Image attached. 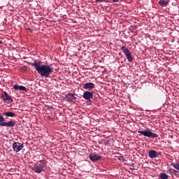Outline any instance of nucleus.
<instances>
[{"mask_svg":"<svg viewBox=\"0 0 179 179\" xmlns=\"http://www.w3.org/2000/svg\"><path fill=\"white\" fill-rule=\"evenodd\" d=\"M39 163L41 164H35L32 169V170L35 173H37V174H41V173L44 170V167L45 166V162L43 160H40Z\"/></svg>","mask_w":179,"mask_h":179,"instance_id":"obj_3","label":"nucleus"},{"mask_svg":"<svg viewBox=\"0 0 179 179\" xmlns=\"http://www.w3.org/2000/svg\"><path fill=\"white\" fill-rule=\"evenodd\" d=\"M3 115H6V117H10L11 118H13V117H16V114H15V112H6L3 113Z\"/></svg>","mask_w":179,"mask_h":179,"instance_id":"obj_14","label":"nucleus"},{"mask_svg":"<svg viewBox=\"0 0 179 179\" xmlns=\"http://www.w3.org/2000/svg\"><path fill=\"white\" fill-rule=\"evenodd\" d=\"M13 87V89H15V90H20V92H27V89L23 85H14Z\"/></svg>","mask_w":179,"mask_h":179,"instance_id":"obj_12","label":"nucleus"},{"mask_svg":"<svg viewBox=\"0 0 179 179\" xmlns=\"http://www.w3.org/2000/svg\"><path fill=\"white\" fill-rule=\"evenodd\" d=\"M1 99L4 103H13V99L10 95L8 94L6 91H3V94H1Z\"/></svg>","mask_w":179,"mask_h":179,"instance_id":"obj_6","label":"nucleus"},{"mask_svg":"<svg viewBox=\"0 0 179 179\" xmlns=\"http://www.w3.org/2000/svg\"><path fill=\"white\" fill-rule=\"evenodd\" d=\"M169 171L170 173V174H177V173H178V171L176 170V169H173L172 168H169Z\"/></svg>","mask_w":179,"mask_h":179,"instance_id":"obj_18","label":"nucleus"},{"mask_svg":"<svg viewBox=\"0 0 179 179\" xmlns=\"http://www.w3.org/2000/svg\"><path fill=\"white\" fill-rule=\"evenodd\" d=\"M138 134H141L143 136H146L147 138H152V139H155V138H159V135L157 134H155L150 131V129H147L144 131H138Z\"/></svg>","mask_w":179,"mask_h":179,"instance_id":"obj_4","label":"nucleus"},{"mask_svg":"<svg viewBox=\"0 0 179 179\" xmlns=\"http://www.w3.org/2000/svg\"><path fill=\"white\" fill-rule=\"evenodd\" d=\"M120 48L121 51L124 52V55H126L128 62H132V61H134V57H132V53H131L129 49L126 46H120Z\"/></svg>","mask_w":179,"mask_h":179,"instance_id":"obj_5","label":"nucleus"},{"mask_svg":"<svg viewBox=\"0 0 179 179\" xmlns=\"http://www.w3.org/2000/svg\"><path fill=\"white\" fill-rule=\"evenodd\" d=\"M1 44H3V42L2 41H0V45Z\"/></svg>","mask_w":179,"mask_h":179,"instance_id":"obj_21","label":"nucleus"},{"mask_svg":"<svg viewBox=\"0 0 179 179\" xmlns=\"http://www.w3.org/2000/svg\"><path fill=\"white\" fill-rule=\"evenodd\" d=\"M159 5H160V6H167L169 5V1L165 0H159Z\"/></svg>","mask_w":179,"mask_h":179,"instance_id":"obj_15","label":"nucleus"},{"mask_svg":"<svg viewBox=\"0 0 179 179\" xmlns=\"http://www.w3.org/2000/svg\"><path fill=\"white\" fill-rule=\"evenodd\" d=\"M23 148H24V145H23V143H22L15 142L13 143V149L14 152H16L17 153L18 152H20V150H22V149H23Z\"/></svg>","mask_w":179,"mask_h":179,"instance_id":"obj_7","label":"nucleus"},{"mask_svg":"<svg viewBox=\"0 0 179 179\" xmlns=\"http://www.w3.org/2000/svg\"><path fill=\"white\" fill-rule=\"evenodd\" d=\"M120 157H121V159H124V157H122V156H120Z\"/></svg>","mask_w":179,"mask_h":179,"instance_id":"obj_22","label":"nucleus"},{"mask_svg":"<svg viewBox=\"0 0 179 179\" xmlns=\"http://www.w3.org/2000/svg\"><path fill=\"white\" fill-rule=\"evenodd\" d=\"M83 97L85 99V100H87L89 101H90V99H93V92L85 91L83 93Z\"/></svg>","mask_w":179,"mask_h":179,"instance_id":"obj_10","label":"nucleus"},{"mask_svg":"<svg viewBox=\"0 0 179 179\" xmlns=\"http://www.w3.org/2000/svg\"><path fill=\"white\" fill-rule=\"evenodd\" d=\"M171 166H173V167L174 169H176V170H178L179 171V162H178V163H171Z\"/></svg>","mask_w":179,"mask_h":179,"instance_id":"obj_17","label":"nucleus"},{"mask_svg":"<svg viewBox=\"0 0 179 179\" xmlns=\"http://www.w3.org/2000/svg\"><path fill=\"white\" fill-rule=\"evenodd\" d=\"M5 118L3 115H0V127H6L7 128H13L16 125V122L13 120H10L8 122H4Z\"/></svg>","mask_w":179,"mask_h":179,"instance_id":"obj_2","label":"nucleus"},{"mask_svg":"<svg viewBox=\"0 0 179 179\" xmlns=\"http://www.w3.org/2000/svg\"><path fill=\"white\" fill-rule=\"evenodd\" d=\"M106 1V0H96V2L97 3V2H103V1Z\"/></svg>","mask_w":179,"mask_h":179,"instance_id":"obj_20","label":"nucleus"},{"mask_svg":"<svg viewBox=\"0 0 179 179\" xmlns=\"http://www.w3.org/2000/svg\"><path fill=\"white\" fill-rule=\"evenodd\" d=\"M94 86L95 85L93 83H87L83 85V89H85V90H93Z\"/></svg>","mask_w":179,"mask_h":179,"instance_id":"obj_11","label":"nucleus"},{"mask_svg":"<svg viewBox=\"0 0 179 179\" xmlns=\"http://www.w3.org/2000/svg\"><path fill=\"white\" fill-rule=\"evenodd\" d=\"M109 1H112L113 3H117V2H120V0H109Z\"/></svg>","mask_w":179,"mask_h":179,"instance_id":"obj_19","label":"nucleus"},{"mask_svg":"<svg viewBox=\"0 0 179 179\" xmlns=\"http://www.w3.org/2000/svg\"><path fill=\"white\" fill-rule=\"evenodd\" d=\"M64 99L66 101H72L73 103L76 101V96H75V94L69 93L66 94Z\"/></svg>","mask_w":179,"mask_h":179,"instance_id":"obj_8","label":"nucleus"},{"mask_svg":"<svg viewBox=\"0 0 179 179\" xmlns=\"http://www.w3.org/2000/svg\"><path fill=\"white\" fill-rule=\"evenodd\" d=\"M29 65L34 66L38 73L45 78H50V75L54 72V69L51 66L48 64L43 65L41 64V62L35 61L34 63H29Z\"/></svg>","mask_w":179,"mask_h":179,"instance_id":"obj_1","label":"nucleus"},{"mask_svg":"<svg viewBox=\"0 0 179 179\" xmlns=\"http://www.w3.org/2000/svg\"><path fill=\"white\" fill-rule=\"evenodd\" d=\"M89 157L91 162H99V160L101 159V156L96 155L94 153L90 154Z\"/></svg>","mask_w":179,"mask_h":179,"instance_id":"obj_9","label":"nucleus"},{"mask_svg":"<svg viewBox=\"0 0 179 179\" xmlns=\"http://www.w3.org/2000/svg\"><path fill=\"white\" fill-rule=\"evenodd\" d=\"M159 177L161 179H169V175H167L164 173H161L159 174Z\"/></svg>","mask_w":179,"mask_h":179,"instance_id":"obj_16","label":"nucleus"},{"mask_svg":"<svg viewBox=\"0 0 179 179\" xmlns=\"http://www.w3.org/2000/svg\"><path fill=\"white\" fill-rule=\"evenodd\" d=\"M157 156V152L155 150H150L149 151V157H150V159H156Z\"/></svg>","mask_w":179,"mask_h":179,"instance_id":"obj_13","label":"nucleus"}]
</instances>
